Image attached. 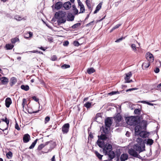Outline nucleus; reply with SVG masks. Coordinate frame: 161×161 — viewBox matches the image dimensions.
Instances as JSON below:
<instances>
[{"mask_svg": "<svg viewBox=\"0 0 161 161\" xmlns=\"http://www.w3.org/2000/svg\"><path fill=\"white\" fill-rule=\"evenodd\" d=\"M127 123L130 125L136 126L140 122V118L138 116H131L125 118Z\"/></svg>", "mask_w": 161, "mask_h": 161, "instance_id": "f257e3e1", "label": "nucleus"}, {"mask_svg": "<svg viewBox=\"0 0 161 161\" xmlns=\"http://www.w3.org/2000/svg\"><path fill=\"white\" fill-rule=\"evenodd\" d=\"M66 13L63 11L57 12L55 14V18L58 19L57 22L58 25L64 23L66 21Z\"/></svg>", "mask_w": 161, "mask_h": 161, "instance_id": "f03ea898", "label": "nucleus"}, {"mask_svg": "<svg viewBox=\"0 0 161 161\" xmlns=\"http://www.w3.org/2000/svg\"><path fill=\"white\" fill-rule=\"evenodd\" d=\"M135 132L136 135H139L140 136L143 138L147 137V133L145 131H142L141 127L139 126H136L135 127Z\"/></svg>", "mask_w": 161, "mask_h": 161, "instance_id": "7ed1b4c3", "label": "nucleus"}, {"mask_svg": "<svg viewBox=\"0 0 161 161\" xmlns=\"http://www.w3.org/2000/svg\"><path fill=\"white\" fill-rule=\"evenodd\" d=\"M112 149V146L109 144H106L103 149V153L106 155L108 153L111 151Z\"/></svg>", "mask_w": 161, "mask_h": 161, "instance_id": "20e7f679", "label": "nucleus"}, {"mask_svg": "<svg viewBox=\"0 0 161 161\" xmlns=\"http://www.w3.org/2000/svg\"><path fill=\"white\" fill-rule=\"evenodd\" d=\"M47 143V145H49V148L47 150V151L45 152V153H47L49 152H50L56 146V144L55 142H54L52 141L47 142H46Z\"/></svg>", "mask_w": 161, "mask_h": 161, "instance_id": "39448f33", "label": "nucleus"}, {"mask_svg": "<svg viewBox=\"0 0 161 161\" xmlns=\"http://www.w3.org/2000/svg\"><path fill=\"white\" fill-rule=\"evenodd\" d=\"M114 120H115V122L117 123V125L118 126H121V125L119 123L120 122L122 121L123 120V118H122L121 115L119 114H117L114 117Z\"/></svg>", "mask_w": 161, "mask_h": 161, "instance_id": "423d86ee", "label": "nucleus"}, {"mask_svg": "<svg viewBox=\"0 0 161 161\" xmlns=\"http://www.w3.org/2000/svg\"><path fill=\"white\" fill-rule=\"evenodd\" d=\"M128 152L130 155L134 157L138 158H140L139 157H140V156L138 155L137 152L132 148L129 149L128 150Z\"/></svg>", "mask_w": 161, "mask_h": 161, "instance_id": "0eeeda50", "label": "nucleus"}, {"mask_svg": "<svg viewBox=\"0 0 161 161\" xmlns=\"http://www.w3.org/2000/svg\"><path fill=\"white\" fill-rule=\"evenodd\" d=\"M69 123L65 124L62 127V131L64 134H67L69 131Z\"/></svg>", "mask_w": 161, "mask_h": 161, "instance_id": "6e6552de", "label": "nucleus"}, {"mask_svg": "<svg viewBox=\"0 0 161 161\" xmlns=\"http://www.w3.org/2000/svg\"><path fill=\"white\" fill-rule=\"evenodd\" d=\"M146 58L149 62H153L154 61V57L153 55L151 53L147 52L146 55Z\"/></svg>", "mask_w": 161, "mask_h": 161, "instance_id": "1a4fd4ad", "label": "nucleus"}, {"mask_svg": "<svg viewBox=\"0 0 161 161\" xmlns=\"http://www.w3.org/2000/svg\"><path fill=\"white\" fill-rule=\"evenodd\" d=\"M112 124V120L110 118H108L105 120V126L109 128Z\"/></svg>", "mask_w": 161, "mask_h": 161, "instance_id": "9d476101", "label": "nucleus"}, {"mask_svg": "<svg viewBox=\"0 0 161 161\" xmlns=\"http://www.w3.org/2000/svg\"><path fill=\"white\" fill-rule=\"evenodd\" d=\"M132 73L131 72H129L126 74V77H125V80L126 82L127 83H130L132 82V80H129L130 77L132 76Z\"/></svg>", "mask_w": 161, "mask_h": 161, "instance_id": "9b49d317", "label": "nucleus"}, {"mask_svg": "<svg viewBox=\"0 0 161 161\" xmlns=\"http://www.w3.org/2000/svg\"><path fill=\"white\" fill-rule=\"evenodd\" d=\"M139 124V125H137V126H140L141 129H145L147 125V121L145 120H142V122H140Z\"/></svg>", "mask_w": 161, "mask_h": 161, "instance_id": "f8f14e48", "label": "nucleus"}, {"mask_svg": "<svg viewBox=\"0 0 161 161\" xmlns=\"http://www.w3.org/2000/svg\"><path fill=\"white\" fill-rule=\"evenodd\" d=\"M143 145H140L136 144L135 145L134 148L137 151H139L140 152L143 151L144 150H142L141 147L143 146Z\"/></svg>", "mask_w": 161, "mask_h": 161, "instance_id": "ddd939ff", "label": "nucleus"}, {"mask_svg": "<svg viewBox=\"0 0 161 161\" xmlns=\"http://www.w3.org/2000/svg\"><path fill=\"white\" fill-rule=\"evenodd\" d=\"M71 5L70 2L68 1L64 3L63 6L65 9L69 10L71 8Z\"/></svg>", "mask_w": 161, "mask_h": 161, "instance_id": "4468645a", "label": "nucleus"}, {"mask_svg": "<svg viewBox=\"0 0 161 161\" xmlns=\"http://www.w3.org/2000/svg\"><path fill=\"white\" fill-rule=\"evenodd\" d=\"M12 102L10 97H7L5 101V106L7 108H9L10 105L12 103Z\"/></svg>", "mask_w": 161, "mask_h": 161, "instance_id": "2eb2a0df", "label": "nucleus"}, {"mask_svg": "<svg viewBox=\"0 0 161 161\" xmlns=\"http://www.w3.org/2000/svg\"><path fill=\"white\" fill-rule=\"evenodd\" d=\"M30 139V136L28 134L24 135L23 137V141L24 143H27L29 142Z\"/></svg>", "mask_w": 161, "mask_h": 161, "instance_id": "dca6fc26", "label": "nucleus"}, {"mask_svg": "<svg viewBox=\"0 0 161 161\" xmlns=\"http://www.w3.org/2000/svg\"><path fill=\"white\" fill-rule=\"evenodd\" d=\"M98 138L99 139L101 140H106L109 139V137L107 135L105 134H101L100 136H98Z\"/></svg>", "mask_w": 161, "mask_h": 161, "instance_id": "f3484780", "label": "nucleus"}, {"mask_svg": "<svg viewBox=\"0 0 161 161\" xmlns=\"http://www.w3.org/2000/svg\"><path fill=\"white\" fill-rule=\"evenodd\" d=\"M150 64V62L148 61H145L143 63L142 68L143 69H146L149 66Z\"/></svg>", "mask_w": 161, "mask_h": 161, "instance_id": "a211bd4d", "label": "nucleus"}, {"mask_svg": "<svg viewBox=\"0 0 161 161\" xmlns=\"http://www.w3.org/2000/svg\"><path fill=\"white\" fill-rule=\"evenodd\" d=\"M17 81L16 78L14 77H12L10 80V85L11 86H12L16 83Z\"/></svg>", "mask_w": 161, "mask_h": 161, "instance_id": "6ab92c4d", "label": "nucleus"}, {"mask_svg": "<svg viewBox=\"0 0 161 161\" xmlns=\"http://www.w3.org/2000/svg\"><path fill=\"white\" fill-rule=\"evenodd\" d=\"M63 6V4L61 2H58L55 3V8L57 10H58L61 8Z\"/></svg>", "mask_w": 161, "mask_h": 161, "instance_id": "aec40b11", "label": "nucleus"}, {"mask_svg": "<svg viewBox=\"0 0 161 161\" xmlns=\"http://www.w3.org/2000/svg\"><path fill=\"white\" fill-rule=\"evenodd\" d=\"M107 155L108 156L109 158L111 160L113 159L115 157L114 153L112 151L108 153Z\"/></svg>", "mask_w": 161, "mask_h": 161, "instance_id": "412c9836", "label": "nucleus"}, {"mask_svg": "<svg viewBox=\"0 0 161 161\" xmlns=\"http://www.w3.org/2000/svg\"><path fill=\"white\" fill-rule=\"evenodd\" d=\"M1 83L3 85H6L8 82L9 80L8 78L5 77H1Z\"/></svg>", "mask_w": 161, "mask_h": 161, "instance_id": "4be33fe9", "label": "nucleus"}, {"mask_svg": "<svg viewBox=\"0 0 161 161\" xmlns=\"http://www.w3.org/2000/svg\"><path fill=\"white\" fill-rule=\"evenodd\" d=\"M128 158V155L126 153H123L120 156L121 161H125Z\"/></svg>", "mask_w": 161, "mask_h": 161, "instance_id": "5701e85b", "label": "nucleus"}, {"mask_svg": "<svg viewBox=\"0 0 161 161\" xmlns=\"http://www.w3.org/2000/svg\"><path fill=\"white\" fill-rule=\"evenodd\" d=\"M75 17L71 13H69L67 15V19L68 21H72L74 20Z\"/></svg>", "mask_w": 161, "mask_h": 161, "instance_id": "b1692460", "label": "nucleus"}, {"mask_svg": "<svg viewBox=\"0 0 161 161\" xmlns=\"http://www.w3.org/2000/svg\"><path fill=\"white\" fill-rule=\"evenodd\" d=\"M102 3H100L96 7V9L94 12V14L97 13L101 8Z\"/></svg>", "mask_w": 161, "mask_h": 161, "instance_id": "393cba45", "label": "nucleus"}, {"mask_svg": "<svg viewBox=\"0 0 161 161\" xmlns=\"http://www.w3.org/2000/svg\"><path fill=\"white\" fill-rule=\"evenodd\" d=\"M47 143L46 142L44 144L42 143L39 145L37 147V150L38 151H41L44 147L47 145Z\"/></svg>", "mask_w": 161, "mask_h": 161, "instance_id": "a878e982", "label": "nucleus"}, {"mask_svg": "<svg viewBox=\"0 0 161 161\" xmlns=\"http://www.w3.org/2000/svg\"><path fill=\"white\" fill-rule=\"evenodd\" d=\"M4 122H5L7 124V127L3 129H2L0 128V129L1 130L3 131H4V130H6L8 129V126L9 124V120L7 119L6 117H5V119L4 120Z\"/></svg>", "mask_w": 161, "mask_h": 161, "instance_id": "bb28decb", "label": "nucleus"}, {"mask_svg": "<svg viewBox=\"0 0 161 161\" xmlns=\"http://www.w3.org/2000/svg\"><path fill=\"white\" fill-rule=\"evenodd\" d=\"M95 153L96 156L98 158L99 160H101L102 159L103 155L100 154L97 151H95Z\"/></svg>", "mask_w": 161, "mask_h": 161, "instance_id": "cd10ccee", "label": "nucleus"}, {"mask_svg": "<svg viewBox=\"0 0 161 161\" xmlns=\"http://www.w3.org/2000/svg\"><path fill=\"white\" fill-rule=\"evenodd\" d=\"M102 117V114L101 113H97L94 118V120L97 122H98L97 121V119L99 118H101Z\"/></svg>", "mask_w": 161, "mask_h": 161, "instance_id": "c85d7f7f", "label": "nucleus"}, {"mask_svg": "<svg viewBox=\"0 0 161 161\" xmlns=\"http://www.w3.org/2000/svg\"><path fill=\"white\" fill-rule=\"evenodd\" d=\"M21 88L25 91H27L29 90V87L27 85H23L21 86Z\"/></svg>", "mask_w": 161, "mask_h": 161, "instance_id": "c756f323", "label": "nucleus"}, {"mask_svg": "<svg viewBox=\"0 0 161 161\" xmlns=\"http://www.w3.org/2000/svg\"><path fill=\"white\" fill-rule=\"evenodd\" d=\"M7 50H11L14 47V45L11 44H6L5 46Z\"/></svg>", "mask_w": 161, "mask_h": 161, "instance_id": "7c9ffc66", "label": "nucleus"}, {"mask_svg": "<svg viewBox=\"0 0 161 161\" xmlns=\"http://www.w3.org/2000/svg\"><path fill=\"white\" fill-rule=\"evenodd\" d=\"M87 71L88 74H91L94 72L95 71V70L93 68H91L88 69L87 70Z\"/></svg>", "mask_w": 161, "mask_h": 161, "instance_id": "2f4dec72", "label": "nucleus"}, {"mask_svg": "<svg viewBox=\"0 0 161 161\" xmlns=\"http://www.w3.org/2000/svg\"><path fill=\"white\" fill-rule=\"evenodd\" d=\"M11 42L12 43H15L17 42H19V40L18 38L15 37L11 39Z\"/></svg>", "mask_w": 161, "mask_h": 161, "instance_id": "473e14b6", "label": "nucleus"}, {"mask_svg": "<svg viewBox=\"0 0 161 161\" xmlns=\"http://www.w3.org/2000/svg\"><path fill=\"white\" fill-rule=\"evenodd\" d=\"M86 4L88 8L91 11L92 9V8L91 7V5L90 3V2L88 1V0H86Z\"/></svg>", "mask_w": 161, "mask_h": 161, "instance_id": "72a5a7b5", "label": "nucleus"}, {"mask_svg": "<svg viewBox=\"0 0 161 161\" xmlns=\"http://www.w3.org/2000/svg\"><path fill=\"white\" fill-rule=\"evenodd\" d=\"M72 7L74 14L75 15L77 14L78 13V10L76 8L75 6V5H73Z\"/></svg>", "mask_w": 161, "mask_h": 161, "instance_id": "f704fd0d", "label": "nucleus"}, {"mask_svg": "<svg viewBox=\"0 0 161 161\" xmlns=\"http://www.w3.org/2000/svg\"><path fill=\"white\" fill-rule=\"evenodd\" d=\"M136 142H137V144L140 145H143V143L142 138H138L136 139Z\"/></svg>", "mask_w": 161, "mask_h": 161, "instance_id": "c9c22d12", "label": "nucleus"}, {"mask_svg": "<svg viewBox=\"0 0 161 161\" xmlns=\"http://www.w3.org/2000/svg\"><path fill=\"white\" fill-rule=\"evenodd\" d=\"M37 140H38L37 139H36V140H35L34 141V142H32L31 145L29 147V148L30 149H31L33 148L34 147L35 145H36Z\"/></svg>", "mask_w": 161, "mask_h": 161, "instance_id": "e433bc0d", "label": "nucleus"}, {"mask_svg": "<svg viewBox=\"0 0 161 161\" xmlns=\"http://www.w3.org/2000/svg\"><path fill=\"white\" fill-rule=\"evenodd\" d=\"M91 103L87 102L84 104V106L88 109L91 107Z\"/></svg>", "mask_w": 161, "mask_h": 161, "instance_id": "4c0bfd02", "label": "nucleus"}, {"mask_svg": "<svg viewBox=\"0 0 161 161\" xmlns=\"http://www.w3.org/2000/svg\"><path fill=\"white\" fill-rule=\"evenodd\" d=\"M134 113L135 114L140 115L141 113V109L139 108L135 109L134 111Z\"/></svg>", "mask_w": 161, "mask_h": 161, "instance_id": "58836bf2", "label": "nucleus"}, {"mask_svg": "<svg viewBox=\"0 0 161 161\" xmlns=\"http://www.w3.org/2000/svg\"><path fill=\"white\" fill-rule=\"evenodd\" d=\"M6 156L8 159L11 158L13 156V154L12 152L11 151L8 152V153L6 154Z\"/></svg>", "mask_w": 161, "mask_h": 161, "instance_id": "ea45409f", "label": "nucleus"}, {"mask_svg": "<svg viewBox=\"0 0 161 161\" xmlns=\"http://www.w3.org/2000/svg\"><path fill=\"white\" fill-rule=\"evenodd\" d=\"M108 128L106 127V126H105V128H103V132L105 134H106L107 135L108 134L109 129H108Z\"/></svg>", "mask_w": 161, "mask_h": 161, "instance_id": "a19ab883", "label": "nucleus"}, {"mask_svg": "<svg viewBox=\"0 0 161 161\" xmlns=\"http://www.w3.org/2000/svg\"><path fill=\"white\" fill-rule=\"evenodd\" d=\"M100 140V139L98 138V140L97 141V144L99 147H102L103 142Z\"/></svg>", "mask_w": 161, "mask_h": 161, "instance_id": "79ce46f5", "label": "nucleus"}, {"mask_svg": "<svg viewBox=\"0 0 161 161\" xmlns=\"http://www.w3.org/2000/svg\"><path fill=\"white\" fill-rule=\"evenodd\" d=\"M131 47L133 51L135 52H136L137 51V48L136 45L134 44H132L131 45Z\"/></svg>", "mask_w": 161, "mask_h": 161, "instance_id": "37998d69", "label": "nucleus"}, {"mask_svg": "<svg viewBox=\"0 0 161 161\" xmlns=\"http://www.w3.org/2000/svg\"><path fill=\"white\" fill-rule=\"evenodd\" d=\"M80 23H77L74 25L72 26V27L73 29H76L78 28L80 25Z\"/></svg>", "mask_w": 161, "mask_h": 161, "instance_id": "c03bdc74", "label": "nucleus"}, {"mask_svg": "<svg viewBox=\"0 0 161 161\" xmlns=\"http://www.w3.org/2000/svg\"><path fill=\"white\" fill-rule=\"evenodd\" d=\"M153 143V141L151 139H149L147 140V144L150 145H152Z\"/></svg>", "mask_w": 161, "mask_h": 161, "instance_id": "a18cd8bd", "label": "nucleus"}, {"mask_svg": "<svg viewBox=\"0 0 161 161\" xmlns=\"http://www.w3.org/2000/svg\"><path fill=\"white\" fill-rule=\"evenodd\" d=\"M80 12L79 13V14L80 13H83L85 11V8L84 7V5L82 6H81L80 7Z\"/></svg>", "mask_w": 161, "mask_h": 161, "instance_id": "49530a36", "label": "nucleus"}, {"mask_svg": "<svg viewBox=\"0 0 161 161\" xmlns=\"http://www.w3.org/2000/svg\"><path fill=\"white\" fill-rule=\"evenodd\" d=\"M121 25V24H118L114 26L111 30L110 31V32H111L113 31L115 29H117Z\"/></svg>", "mask_w": 161, "mask_h": 161, "instance_id": "de8ad7c7", "label": "nucleus"}, {"mask_svg": "<svg viewBox=\"0 0 161 161\" xmlns=\"http://www.w3.org/2000/svg\"><path fill=\"white\" fill-rule=\"evenodd\" d=\"M27 103V102L26 99L25 98H23V99L22 103V107H23V109H24V107H25V105Z\"/></svg>", "mask_w": 161, "mask_h": 161, "instance_id": "09e8293b", "label": "nucleus"}, {"mask_svg": "<svg viewBox=\"0 0 161 161\" xmlns=\"http://www.w3.org/2000/svg\"><path fill=\"white\" fill-rule=\"evenodd\" d=\"M70 67V66L69 65L67 64H64L61 66V68L63 69H65L69 68Z\"/></svg>", "mask_w": 161, "mask_h": 161, "instance_id": "8fccbe9b", "label": "nucleus"}, {"mask_svg": "<svg viewBox=\"0 0 161 161\" xmlns=\"http://www.w3.org/2000/svg\"><path fill=\"white\" fill-rule=\"evenodd\" d=\"M57 57L55 55L52 56L51 57V59L52 61H54L57 60Z\"/></svg>", "mask_w": 161, "mask_h": 161, "instance_id": "3c124183", "label": "nucleus"}, {"mask_svg": "<svg viewBox=\"0 0 161 161\" xmlns=\"http://www.w3.org/2000/svg\"><path fill=\"white\" fill-rule=\"evenodd\" d=\"M141 102L142 103L147 104L149 105L152 106L153 105V103H151L149 102H147V101H141Z\"/></svg>", "mask_w": 161, "mask_h": 161, "instance_id": "603ef678", "label": "nucleus"}, {"mask_svg": "<svg viewBox=\"0 0 161 161\" xmlns=\"http://www.w3.org/2000/svg\"><path fill=\"white\" fill-rule=\"evenodd\" d=\"M117 93H119V92L118 91H112L111 92L108 93V94L110 95H112L116 94Z\"/></svg>", "mask_w": 161, "mask_h": 161, "instance_id": "864d4df0", "label": "nucleus"}, {"mask_svg": "<svg viewBox=\"0 0 161 161\" xmlns=\"http://www.w3.org/2000/svg\"><path fill=\"white\" fill-rule=\"evenodd\" d=\"M50 118L49 116H47L45 119V123H46L49 121Z\"/></svg>", "mask_w": 161, "mask_h": 161, "instance_id": "5fc2aeb1", "label": "nucleus"}, {"mask_svg": "<svg viewBox=\"0 0 161 161\" xmlns=\"http://www.w3.org/2000/svg\"><path fill=\"white\" fill-rule=\"evenodd\" d=\"M15 128L16 129H17L18 130H20V128L19 127V125L17 122L15 123Z\"/></svg>", "mask_w": 161, "mask_h": 161, "instance_id": "6e6d98bb", "label": "nucleus"}, {"mask_svg": "<svg viewBox=\"0 0 161 161\" xmlns=\"http://www.w3.org/2000/svg\"><path fill=\"white\" fill-rule=\"evenodd\" d=\"M93 136L92 132H90L89 133L88 138H90L91 139H92L93 138Z\"/></svg>", "mask_w": 161, "mask_h": 161, "instance_id": "4d7b16f0", "label": "nucleus"}, {"mask_svg": "<svg viewBox=\"0 0 161 161\" xmlns=\"http://www.w3.org/2000/svg\"><path fill=\"white\" fill-rule=\"evenodd\" d=\"M94 20L92 21H91L89 23L87 24L86 25V26H89L91 25H94L93 23H94Z\"/></svg>", "mask_w": 161, "mask_h": 161, "instance_id": "13d9d810", "label": "nucleus"}, {"mask_svg": "<svg viewBox=\"0 0 161 161\" xmlns=\"http://www.w3.org/2000/svg\"><path fill=\"white\" fill-rule=\"evenodd\" d=\"M137 89V88H130V89H128L126 91V92H127L129 91H131L135 90H136Z\"/></svg>", "mask_w": 161, "mask_h": 161, "instance_id": "bf43d9fd", "label": "nucleus"}, {"mask_svg": "<svg viewBox=\"0 0 161 161\" xmlns=\"http://www.w3.org/2000/svg\"><path fill=\"white\" fill-rule=\"evenodd\" d=\"M125 37H121L118 39H117L115 41V42H120V41H122L123 39H125Z\"/></svg>", "mask_w": 161, "mask_h": 161, "instance_id": "052dcab7", "label": "nucleus"}, {"mask_svg": "<svg viewBox=\"0 0 161 161\" xmlns=\"http://www.w3.org/2000/svg\"><path fill=\"white\" fill-rule=\"evenodd\" d=\"M73 44L75 46H78L79 45V43L78 42L75 41L73 42Z\"/></svg>", "mask_w": 161, "mask_h": 161, "instance_id": "680f3d73", "label": "nucleus"}, {"mask_svg": "<svg viewBox=\"0 0 161 161\" xmlns=\"http://www.w3.org/2000/svg\"><path fill=\"white\" fill-rule=\"evenodd\" d=\"M77 1H78V5L79 6H80V7L81 6H82L84 5L82 3V2L80 1V0H77Z\"/></svg>", "mask_w": 161, "mask_h": 161, "instance_id": "e2e57ef3", "label": "nucleus"}, {"mask_svg": "<svg viewBox=\"0 0 161 161\" xmlns=\"http://www.w3.org/2000/svg\"><path fill=\"white\" fill-rule=\"evenodd\" d=\"M30 52L34 53H42V52L40 51H38L36 50H33Z\"/></svg>", "mask_w": 161, "mask_h": 161, "instance_id": "0e129e2a", "label": "nucleus"}, {"mask_svg": "<svg viewBox=\"0 0 161 161\" xmlns=\"http://www.w3.org/2000/svg\"><path fill=\"white\" fill-rule=\"evenodd\" d=\"M69 44V42L68 41H65L64 42L63 45L64 46H67Z\"/></svg>", "mask_w": 161, "mask_h": 161, "instance_id": "69168bd1", "label": "nucleus"}, {"mask_svg": "<svg viewBox=\"0 0 161 161\" xmlns=\"http://www.w3.org/2000/svg\"><path fill=\"white\" fill-rule=\"evenodd\" d=\"M32 98L33 100H34L36 102H38L39 101V99L38 98H37L35 96H34L32 97Z\"/></svg>", "mask_w": 161, "mask_h": 161, "instance_id": "338daca9", "label": "nucleus"}, {"mask_svg": "<svg viewBox=\"0 0 161 161\" xmlns=\"http://www.w3.org/2000/svg\"><path fill=\"white\" fill-rule=\"evenodd\" d=\"M159 69L158 68H157L154 70L155 72L156 73H158L159 72Z\"/></svg>", "mask_w": 161, "mask_h": 161, "instance_id": "774afa93", "label": "nucleus"}]
</instances>
